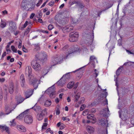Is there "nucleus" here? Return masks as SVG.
Masks as SVG:
<instances>
[{
  "label": "nucleus",
  "instance_id": "obj_1",
  "mask_svg": "<svg viewBox=\"0 0 134 134\" xmlns=\"http://www.w3.org/2000/svg\"><path fill=\"white\" fill-rule=\"evenodd\" d=\"M77 48L72 47L68 51V53L66 54V55L65 57H62L61 56H58V55H55L51 59V63L52 65L54 66L56 64H59L62 62L63 58L64 59H67L70 56V55L72 53L75 52L77 51Z\"/></svg>",
  "mask_w": 134,
  "mask_h": 134
},
{
  "label": "nucleus",
  "instance_id": "obj_2",
  "mask_svg": "<svg viewBox=\"0 0 134 134\" xmlns=\"http://www.w3.org/2000/svg\"><path fill=\"white\" fill-rule=\"evenodd\" d=\"M24 117V121L25 123L30 124L33 121L31 115L27 114V110L21 114L16 118L19 120H21Z\"/></svg>",
  "mask_w": 134,
  "mask_h": 134
},
{
  "label": "nucleus",
  "instance_id": "obj_3",
  "mask_svg": "<svg viewBox=\"0 0 134 134\" xmlns=\"http://www.w3.org/2000/svg\"><path fill=\"white\" fill-rule=\"evenodd\" d=\"M36 104L31 108L34 109L38 113L37 118L38 120H42L44 116L46 113V111L45 110H42L40 106L37 107Z\"/></svg>",
  "mask_w": 134,
  "mask_h": 134
},
{
  "label": "nucleus",
  "instance_id": "obj_4",
  "mask_svg": "<svg viewBox=\"0 0 134 134\" xmlns=\"http://www.w3.org/2000/svg\"><path fill=\"white\" fill-rule=\"evenodd\" d=\"M70 73L68 72L63 75L60 79L56 83V84L58 85L63 86L65 83L66 81L70 78V75L69 74Z\"/></svg>",
  "mask_w": 134,
  "mask_h": 134
},
{
  "label": "nucleus",
  "instance_id": "obj_5",
  "mask_svg": "<svg viewBox=\"0 0 134 134\" xmlns=\"http://www.w3.org/2000/svg\"><path fill=\"white\" fill-rule=\"evenodd\" d=\"M79 35L78 32H76L73 34H70L69 35L70 38L69 40L71 42H74L77 41Z\"/></svg>",
  "mask_w": 134,
  "mask_h": 134
},
{
  "label": "nucleus",
  "instance_id": "obj_6",
  "mask_svg": "<svg viewBox=\"0 0 134 134\" xmlns=\"http://www.w3.org/2000/svg\"><path fill=\"white\" fill-rule=\"evenodd\" d=\"M39 79H37L36 78H34L30 80L29 83L31 85H33L34 88L36 89L38 86V85L40 83Z\"/></svg>",
  "mask_w": 134,
  "mask_h": 134
},
{
  "label": "nucleus",
  "instance_id": "obj_7",
  "mask_svg": "<svg viewBox=\"0 0 134 134\" xmlns=\"http://www.w3.org/2000/svg\"><path fill=\"white\" fill-rule=\"evenodd\" d=\"M31 65L33 68L36 70H37L40 67V64L36 60H33L32 61Z\"/></svg>",
  "mask_w": 134,
  "mask_h": 134
},
{
  "label": "nucleus",
  "instance_id": "obj_8",
  "mask_svg": "<svg viewBox=\"0 0 134 134\" xmlns=\"http://www.w3.org/2000/svg\"><path fill=\"white\" fill-rule=\"evenodd\" d=\"M127 111L126 109H124L123 110L121 111H119V115L120 118H121L122 119H124V117L126 116V115L127 114Z\"/></svg>",
  "mask_w": 134,
  "mask_h": 134
},
{
  "label": "nucleus",
  "instance_id": "obj_9",
  "mask_svg": "<svg viewBox=\"0 0 134 134\" xmlns=\"http://www.w3.org/2000/svg\"><path fill=\"white\" fill-rule=\"evenodd\" d=\"M0 130L2 131H5L8 133L10 132L9 128L6 125H0Z\"/></svg>",
  "mask_w": 134,
  "mask_h": 134
},
{
  "label": "nucleus",
  "instance_id": "obj_10",
  "mask_svg": "<svg viewBox=\"0 0 134 134\" xmlns=\"http://www.w3.org/2000/svg\"><path fill=\"white\" fill-rule=\"evenodd\" d=\"M88 119L92 120L91 122L93 124L95 123L96 121V118L94 117V115L93 114H89L87 116Z\"/></svg>",
  "mask_w": 134,
  "mask_h": 134
},
{
  "label": "nucleus",
  "instance_id": "obj_11",
  "mask_svg": "<svg viewBox=\"0 0 134 134\" xmlns=\"http://www.w3.org/2000/svg\"><path fill=\"white\" fill-rule=\"evenodd\" d=\"M87 131L90 134L93 133L95 129L94 127L91 126H87L86 128Z\"/></svg>",
  "mask_w": 134,
  "mask_h": 134
},
{
  "label": "nucleus",
  "instance_id": "obj_12",
  "mask_svg": "<svg viewBox=\"0 0 134 134\" xmlns=\"http://www.w3.org/2000/svg\"><path fill=\"white\" fill-rule=\"evenodd\" d=\"M55 88L54 85H53L52 87L49 88L46 90L45 92L47 94L50 93L52 92H55Z\"/></svg>",
  "mask_w": 134,
  "mask_h": 134
},
{
  "label": "nucleus",
  "instance_id": "obj_13",
  "mask_svg": "<svg viewBox=\"0 0 134 134\" xmlns=\"http://www.w3.org/2000/svg\"><path fill=\"white\" fill-rule=\"evenodd\" d=\"M37 55L38 56V57L42 58L43 60L47 59V55L45 53H41Z\"/></svg>",
  "mask_w": 134,
  "mask_h": 134
},
{
  "label": "nucleus",
  "instance_id": "obj_14",
  "mask_svg": "<svg viewBox=\"0 0 134 134\" xmlns=\"http://www.w3.org/2000/svg\"><path fill=\"white\" fill-rule=\"evenodd\" d=\"M16 127L18 130L20 131L25 132L26 131V128L22 125H17Z\"/></svg>",
  "mask_w": 134,
  "mask_h": 134
},
{
  "label": "nucleus",
  "instance_id": "obj_15",
  "mask_svg": "<svg viewBox=\"0 0 134 134\" xmlns=\"http://www.w3.org/2000/svg\"><path fill=\"white\" fill-rule=\"evenodd\" d=\"M100 123L103 125H105L108 126V121L106 119L104 118L102 119L100 121Z\"/></svg>",
  "mask_w": 134,
  "mask_h": 134
},
{
  "label": "nucleus",
  "instance_id": "obj_16",
  "mask_svg": "<svg viewBox=\"0 0 134 134\" xmlns=\"http://www.w3.org/2000/svg\"><path fill=\"white\" fill-rule=\"evenodd\" d=\"M20 81L21 83V86L23 87L24 86L25 83V79L24 78V75H21L20 77Z\"/></svg>",
  "mask_w": 134,
  "mask_h": 134
},
{
  "label": "nucleus",
  "instance_id": "obj_17",
  "mask_svg": "<svg viewBox=\"0 0 134 134\" xmlns=\"http://www.w3.org/2000/svg\"><path fill=\"white\" fill-rule=\"evenodd\" d=\"M34 90L33 89H32L31 91H28L26 93H25V97L26 98H28L31 96L33 94Z\"/></svg>",
  "mask_w": 134,
  "mask_h": 134
},
{
  "label": "nucleus",
  "instance_id": "obj_18",
  "mask_svg": "<svg viewBox=\"0 0 134 134\" xmlns=\"http://www.w3.org/2000/svg\"><path fill=\"white\" fill-rule=\"evenodd\" d=\"M9 93L11 94L13 92L14 86L13 82H11L10 83L9 88Z\"/></svg>",
  "mask_w": 134,
  "mask_h": 134
},
{
  "label": "nucleus",
  "instance_id": "obj_19",
  "mask_svg": "<svg viewBox=\"0 0 134 134\" xmlns=\"http://www.w3.org/2000/svg\"><path fill=\"white\" fill-rule=\"evenodd\" d=\"M5 110L6 113V114H8L11 112L12 110H10V106L8 105H6L5 107Z\"/></svg>",
  "mask_w": 134,
  "mask_h": 134
},
{
  "label": "nucleus",
  "instance_id": "obj_20",
  "mask_svg": "<svg viewBox=\"0 0 134 134\" xmlns=\"http://www.w3.org/2000/svg\"><path fill=\"white\" fill-rule=\"evenodd\" d=\"M110 111L108 107L107 108L103 110V115L107 116L110 115Z\"/></svg>",
  "mask_w": 134,
  "mask_h": 134
},
{
  "label": "nucleus",
  "instance_id": "obj_21",
  "mask_svg": "<svg viewBox=\"0 0 134 134\" xmlns=\"http://www.w3.org/2000/svg\"><path fill=\"white\" fill-rule=\"evenodd\" d=\"M9 25L10 26L9 29L11 31H13L16 28L15 24H13L12 22H10Z\"/></svg>",
  "mask_w": 134,
  "mask_h": 134
},
{
  "label": "nucleus",
  "instance_id": "obj_22",
  "mask_svg": "<svg viewBox=\"0 0 134 134\" xmlns=\"http://www.w3.org/2000/svg\"><path fill=\"white\" fill-rule=\"evenodd\" d=\"M74 85V82L71 81L69 82L67 85V87L69 89H71Z\"/></svg>",
  "mask_w": 134,
  "mask_h": 134
},
{
  "label": "nucleus",
  "instance_id": "obj_23",
  "mask_svg": "<svg viewBox=\"0 0 134 134\" xmlns=\"http://www.w3.org/2000/svg\"><path fill=\"white\" fill-rule=\"evenodd\" d=\"M49 72V70L48 69H44L42 71L41 73L43 76Z\"/></svg>",
  "mask_w": 134,
  "mask_h": 134
},
{
  "label": "nucleus",
  "instance_id": "obj_24",
  "mask_svg": "<svg viewBox=\"0 0 134 134\" xmlns=\"http://www.w3.org/2000/svg\"><path fill=\"white\" fill-rule=\"evenodd\" d=\"M51 104V100H47L44 103V105L46 107H49Z\"/></svg>",
  "mask_w": 134,
  "mask_h": 134
},
{
  "label": "nucleus",
  "instance_id": "obj_25",
  "mask_svg": "<svg viewBox=\"0 0 134 134\" xmlns=\"http://www.w3.org/2000/svg\"><path fill=\"white\" fill-rule=\"evenodd\" d=\"M25 99L23 98V97L21 96L19 97L18 99H17V103L18 104L20 103H22Z\"/></svg>",
  "mask_w": 134,
  "mask_h": 134
},
{
  "label": "nucleus",
  "instance_id": "obj_26",
  "mask_svg": "<svg viewBox=\"0 0 134 134\" xmlns=\"http://www.w3.org/2000/svg\"><path fill=\"white\" fill-rule=\"evenodd\" d=\"M26 71L29 74V75H30L31 73V68L30 66H27L26 67Z\"/></svg>",
  "mask_w": 134,
  "mask_h": 134
},
{
  "label": "nucleus",
  "instance_id": "obj_27",
  "mask_svg": "<svg viewBox=\"0 0 134 134\" xmlns=\"http://www.w3.org/2000/svg\"><path fill=\"white\" fill-rule=\"evenodd\" d=\"M80 93H77L76 95L75 96V98L74 100V102L77 101L79 99L80 97Z\"/></svg>",
  "mask_w": 134,
  "mask_h": 134
},
{
  "label": "nucleus",
  "instance_id": "obj_28",
  "mask_svg": "<svg viewBox=\"0 0 134 134\" xmlns=\"http://www.w3.org/2000/svg\"><path fill=\"white\" fill-rule=\"evenodd\" d=\"M122 67L119 68L116 71V75H117L118 76L119 75L122 70Z\"/></svg>",
  "mask_w": 134,
  "mask_h": 134
},
{
  "label": "nucleus",
  "instance_id": "obj_29",
  "mask_svg": "<svg viewBox=\"0 0 134 134\" xmlns=\"http://www.w3.org/2000/svg\"><path fill=\"white\" fill-rule=\"evenodd\" d=\"M15 119H14L10 122L11 123V124L10 125V126H14L16 125V123L15 121Z\"/></svg>",
  "mask_w": 134,
  "mask_h": 134
},
{
  "label": "nucleus",
  "instance_id": "obj_30",
  "mask_svg": "<svg viewBox=\"0 0 134 134\" xmlns=\"http://www.w3.org/2000/svg\"><path fill=\"white\" fill-rule=\"evenodd\" d=\"M50 94L49 95L50 97L52 98H53L55 97V95L56 94V92H52L50 93Z\"/></svg>",
  "mask_w": 134,
  "mask_h": 134
},
{
  "label": "nucleus",
  "instance_id": "obj_31",
  "mask_svg": "<svg viewBox=\"0 0 134 134\" xmlns=\"http://www.w3.org/2000/svg\"><path fill=\"white\" fill-rule=\"evenodd\" d=\"M11 48L12 51L14 53L17 52V49L14 46L12 45L11 47Z\"/></svg>",
  "mask_w": 134,
  "mask_h": 134
},
{
  "label": "nucleus",
  "instance_id": "obj_32",
  "mask_svg": "<svg viewBox=\"0 0 134 134\" xmlns=\"http://www.w3.org/2000/svg\"><path fill=\"white\" fill-rule=\"evenodd\" d=\"M6 25V24L5 22H3L1 23L0 26L2 28H4L5 27Z\"/></svg>",
  "mask_w": 134,
  "mask_h": 134
},
{
  "label": "nucleus",
  "instance_id": "obj_33",
  "mask_svg": "<svg viewBox=\"0 0 134 134\" xmlns=\"http://www.w3.org/2000/svg\"><path fill=\"white\" fill-rule=\"evenodd\" d=\"M47 123H44L42 127V130H43L46 129L47 125Z\"/></svg>",
  "mask_w": 134,
  "mask_h": 134
},
{
  "label": "nucleus",
  "instance_id": "obj_34",
  "mask_svg": "<svg viewBox=\"0 0 134 134\" xmlns=\"http://www.w3.org/2000/svg\"><path fill=\"white\" fill-rule=\"evenodd\" d=\"M96 58L94 56H91L90 58V62L94 61V60H96Z\"/></svg>",
  "mask_w": 134,
  "mask_h": 134
},
{
  "label": "nucleus",
  "instance_id": "obj_35",
  "mask_svg": "<svg viewBox=\"0 0 134 134\" xmlns=\"http://www.w3.org/2000/svg\"><path fill=\"white\" fill-rule=\"evenodd\" d=\"M89 110H86L82 114L83 115H85L89 113Z\"/></svg>",
  "mask_w": 134,
  "mask_h": 134
},
{
  "label": "nucleus",
  "instance_id": "obj_36",
  "mask_svg": "<svg viewBox=\"0 0 134 134\" xmlns=\"http://www.w3.org/2000/svg\"><path fill=\"white\" fill-rule=\"evenodd\" d=\"M35 5L34 4H33L31 7L29 8V9H28V10L29 11H31L33 10L34 9Z\"/></svg>",
  "mask_w": 134,
  "mask_h": 134
},
{
  "label": "nucleus",
  "instance_id": "obj_37",
  "mask_svg": "<svg viewBox=\"0 0 134 134\" xmlns=\"http://www.w3.org/2000/svg\"><path fill=\"white\" fill-rule=\"evenodd\" d=\"M81 52H83V53H87L88 51V50L86 48H84L83 49H82V50H81Z\"/></svg>",
  "mask_w": 134,
  "mask_h": 134
},
{
  "label": "nucleus",
  "instance_id": "obj_38",
  "mask_svg": "<svg viewBox=\"0 0 134 134\" xmlns=\"http://www.w3.org/2000/svg\"><path fill=\"white\" fill-rule=\"evenodd\" d=\"M86 106L85 104H82L80 107V110L81 111L83 110L85 108Z\"/></svg>",
  "mask_w": 134,
  "mask_h": 134
},
{
  "label": "nucleus",
  "instance_id": "obj_39",
  "mask_svg": "<svg viewBox=\"0 0 134 134\" xmlns=\"http://www.w3.org/2000/svg\"><path fill=\"white\" fill-rule=\"evenodd\" d=\"M3 98V93L1 91H0V101L2 100Z\"/></svg>",
  "mask_w": 134,
  "mask_h": 134
},
{
  "label": "nucleus",
  "instance_id": "obj_40",
  "mask_svg": "<svg viewBox=\"0 0 134 134\" xmlns=\"http://www.w3.org/2000/svg\"><path fill=\"white\" fill-rule=\"evenodd\" d=\"M131 124L134 125V116H133L131 118Z\"/></svg>",
  "mask_w": 134,
  "mask_h": 134
},
{
  "label": "nucleus",
  "instance_id": "obj_41",
  "mask_svg": "<svg viewBox=\"0 0 134 134\" xmlns=\"http://www.w3.org/2000/svg\"><path fill=\"white\" fill-rule=\"evenodd\" d=\"M54 4V2L53 1H51L48 3V5L51 6H53Z\"/></svg>",
  "mask_w": 134,
  "mask_h": 134
},
{
  "label": "nucleus",
  "instance_id": "obj_42",
  "mask_svg": "<svg viewBox=\"0 0 134 134\" xmlns=\"http://www.w3.org/2000/svg\"><path fill=\"white\" fill-rule=\"evenodd\" d=\"M53 28V26L52 25H49L48 26V29L49 30H51Z\"/></svg>",
  "mask_w": 134,
  "mask_h": 134
},
{
  "label": "nucleus",
  "instance_id": "obj_43",
  "mask_svg": "<svg viewBox=\"0 0 134 134\" xmlns=\"http://www.w3.org/2000/svg\"><path fill=\"white\" fill-rule=\"evenodd\" d=\"M43 0H40L39 2H38V3H37L36 5L37 7H38L42 3L43 1Z\"/></svg>",
  "mask_w": 134,
  "mask_h": 134
},
{
  "label": "nucleus",
  "instance_id": "obj_44",
  "mask_svg": "<svg viewBox=\"0 0 134 134\" xmlns=\"http://www.w3.org/2000/svg\"><path fill=\"white\" fill-rule=\"evenodd\" d=\"M115 81V82H116V86H117L116 88V90L118 91V88L117 87H118V80L117 78H116V79H114Z\"/></svg>",
  "mask_w": 134,
  "mask_h": 134
},
{
  "label": "nucleus",
  "instance_id": "obj_45",
  "mask_svg": "<svg viewBox=\"0 0 134 134\" xmlns=\"http://www.w3.org/2000/svg\"><path fill=\"white\" fill-rule=\"evenodd\" d=\"M94 74L96 75L95 77H96L98 75V71L96 69L94 70Z\"/></svg>",
  "mask_w": 134,
  "mask_h": 134
},
{
  "label": "nucleus",
  "instance_id": "obj_46",
  "mask_svg": "<svg viewBox=\"0 0 134 134\" xmlns=\"http://www.w3.org/2000/svg\"><path fill=\"white\" fill-rule=\"evenodd\" d=\"M65 30H67V31H69L72 30V29L71 28V27H65Z\"/></svg>",
  "mask_w": 134,
  "mask_h": 134
},
{
  "label": "nucleus",
  "instance_id": "obj_47",
  "mask_svg": "<svg viewBox=\"0 0 134 134\" xmlns=\"http://www.w3.org/2000/svg\"><path fill=\"white\" fill-rule=\"evenodd\" d=\"M23 18H25L27 16V13L25 12L23 13L22 15Z\"/></svg>",
  "mask_w": 134,
  "mask_h": 134
},
{
  "label": "nucleus",
  "instance_id": "obj_48",
  "mask_svg": "<svg viewBox=\"0 0 134 134\" xmlns=\"http://www.w3.org/2000/svg\"><path fill=\"white\" fill-rule=\"evenodd\" d=\"M60 113V110L59 108H58L57 109L56 111V113L57 115H59Z\"/></svg>",
  "mask_w": 134,
  "mask_h": 134
},
{
  "label": "nucleus",
  "instance_id": "obj_49",
  "mask_svg": "<svg viewBox=\"0 0 134 134\" xmlns=\"http://www.w3.org/2000/svg\"><path fill=\"white\" fill-rule=\"evenodd\" d=\"M79 83L78 82H77L75 85L74 84V88L76 89L77 88L78 85Z\"/></svg>",
  "mask_w": 134,
  "mask_h": 134
},
{
  "label": "nucleus",
  "instance_id": "obj_50",
  "mask_svg": "<svg viewBox=\"0 0 134 134\" xmlns=\"http://www.w3.org/2000/svg\"><path fill=\"white\" fill-rule=\"evenodd\" d=\"M5 79L4 78H0V82L3 83L5 81Z\"/></svg>",
  "mask_w": 134,
  "mask_h": 134
},
{
  "label": "nucleus",
  "instance_id": "obj_51",
  "mask_svg": "<svg viewBox=\"0 0 134 134\" xmlns=\"http://www.w3.org/2000/svg\"><path fill=\"white\" fill-rule=\"evenodd\" d=\"M85 101L84 99V98H81L80 101L79 102V104H80L81 103H83Z\"/></svg>",
  "mask_w": 134,
  "mask_h": 134
},
{
  "label": "nucleus",
  "instance_id": "obj_52",
  "mask_svg": "<svg viewBox=\"0 0 134 134\" xmlns=\"http://www.w3.org/2000/svg\"><path fill=\"white\" fill-rule=\"evenodd\" d=\"M35 49L37 50H38L40 49V47L37 44H35Z\"/></svg>",
  "mask_w": 134,
  "mask_h": 134
},
{
  "label": "nucleus",
  "instance_id": "obj_53",
  "mask_svg": "<svg viewBox=\"0 0 134 134\" xmlns=\"http://www.w3.org/2000/svg\"><path fill=\"white\" fill-rule=\"evenodd\" d=\"M6 51L8 53H10L11 52V50L9 48H6Z\"/></svg>",
  "mask_w": 134,
  "mask_h": 134
},
{
  "label": "nucleus",
  "instance_id": "obj_54",
  "mask_svg": "<svg viewBox=\"0 0 134 134\" xmlns=\"http://www.w3.org/2000/svg\"><path fill=\"white\" fill-rule=\"evenodd\" d=\"M2 13L4 15L6 14H7V11L6 10H4L2 11Z\"/></svg>",
  "mask_w": 134,
  "mask_h": 134
},
{
  "label": "nucleus",
  "instance_id": "obj_55",
  "mask_svg": "<svg viewBox=\"0 0 134 134\" xmlns=\"http://www.w3.org/2000/svg\"><path fill=\"white\" fill-rule=\"evenodd\" d=\"M35 14L34 13H32L31 14L30 16V18L31 19H32L34 17V16Z\"/></svg>",
  "mask_w": 134,
  "mask_h": 134
},
{
  "label": "nucleus",
  "instance_id": "obj_56",
  "mask_svg": "<svg viewBox=\"0 0 134 134\" xmlns=\"http://www.w3.org/2000/svg\"><path fill=\"white\" fill-rule=\"evenodd\" d=\"M28 23V21H26L24 25V28L25 27L27 26V25Z\"/></svg>",
  "mask_w": 134,
  "mask_h": 134
},
{
  "label": "nucleus",
  "instance_id": "obj_57",
  "mask_svg": "<svg viewBox=\"0 0 134 134\" xmlns=\"http://www.w3.org/2000/svg\"><path fill=\"white\" fill-rule=\"evenodd\" d=\"M21 45H22V43H21V41H19V44L18 45V48H20L21 47Z\"/></svg>",
  "mask_w": 134,
  "mask_h": 134
},
{
  "label": "nucleus",
  "instance_id": "obj_58",
  "mask_svg": "<svg viewBox=\"0 0 134 134\" xmlns=\"http://www.w3.org/2000/svg\"><path fill=\"white\" fill-rule=\"evenodd\" d=\"M65 127V125L63 124L61 125L60 127V129H63Z\"/></svg>",
  "mask_w": 134,
  "mask_h": 134
},
{
  "label": "nucleus",
  "instance_id": "obj_59",
  "mask_svg": "<svg viewBox=\"0 0 134 134\" xmlns=\"http://www.w3.org/2000/svg\"><path fill=\"white\" fill-rule=\"evenodd\" d=\"M67 101L68 102H69L71 101L70 98L69 97H67L66 99Z\"/></svg>",
  "mask_w": 134,
  "mask_h": 134
},
{
  "label": "nucleus",
  "instance_id": "obj_60",
  "mask_svg": "<svg viewBox=\"0 0 134 134\" xmlns=\"http://www.w3.org/2000/svg\"><path fill=\"white\" fill-rule=\"evenodd\" d=\"M23 51H24L25 52H27V50L26 49V48L24 47V46H23Z\"/></svg>",
  "mask_w": 134,
  "mask_h": 134
},
{
  "label": "nucleus",
  "instance_id": "obj_61",
  "mask_svg": "<svg viewBox=\"0 0 134 134\" xmlns=\"http://www.w3.org/2000/svg\"><path fill=\"white\" fill-rule=\"evenodd\" d=\"M68 47V45L65 46L63 47V49L64 51H65L66 49Z\"/></svg>",
  "mask_w": 134,
  "mask_h": 134
},
{
  "label": "nucleus",
  "instance_id": "obj_62",
  "mask_svg": "<svg viewBox=\"0 0 134 134\" xmlns=\"http://www.w3.org/2000/svg\"><path fill=\"white\" fill-rule=\"evenodd\" d=\"M127 52L129 54H133V53L131 52V51H130L129 50H126Z\"/></svg>",
  "mask_w": 134,
  "mask_h": 134
},
{
  "label": "nucleus",
  "instance_id": "obj_63",
  "mask_svg": "<svg viewBox=\"0 0 134 134\" xmlns=\"http://www.w3.org/2000/svg\"><path fill=\"white\" fill-rule=\"evenodd\" d=\"M64 4L63 3V4H62V5H61L59 7V8H63L64 6Z\"/></svg>",
  "mask_w": 134,
  "mask_h": 134
},
{
  "label": "nucleus",
  "instance_id": "obj_64",
  "mask_svg": "<svg viewBox=\"0 0 134 134\" xmlns=\"http://www.w3.org/2000/svg\"><path fill=\"white\" fill-rule=\"evenodd\" d=\"M10 61L11 62H13L14 61V59L13 58H11Z\"/></svg>",
  "mask_w": 134,
  "mask_h": 134
}]
</instances>
